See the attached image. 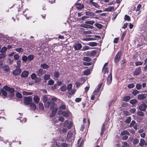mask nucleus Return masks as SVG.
<instances>
[{
	"label": "nucleus",
	"mask_w": 147,
	"mask_h": 147,
	"mask_svg": "<svg viewBox=\"0 0 147 147\" xmlns=\"http://www.w3.org/2000/svg\"><path fill=\"white\" fill-rule=\"evenodd\" d=\"M42 100L44 103L45 107L48 108L49 107L50 109L57 106L54 102H59L60 100L53 96L45 95L42 97Z\"/></svg>",
	"instance_id": "obj_1"
},
{
	"label": "nucleus",
	"mask_w": 147,
	"mask_h": 147,
	"mask_svg": "<svg viewBox=\"0 0 147 147\" xmlns=\"http://www.w3.org/2000/svg\"><path fill=\"white\" fill-rule=\"evenodd\" d=\"M75 135V133H73L71 131L68 133L67 139L68 142H72L74 141Z\"/></svg>",
	"instance_id": "obj_2"
},
{
	"label": "nucleus",
	"mask_w": 147,
	"mask_h": 147,
	"mask_svg": "<svg viewBox=\"0 0 147 147\" xmlns=\"http://www.w3.org/2000/svg\"><path fill=\"white\" fill-rule=\"evenodd\" d=\"M72 85L71 84H69L67 85V89L68 90L69 93L71 95H73L75 93L76 90V89H72Z\"/></svg>",
	"instance_id": "obj_3"
},
{
	"label": "nucleus",
	"mask_w": 147,
	"mask_h": 147,
	"mask_svg": "<svg viewBox=\"0 0 147 147\" xmlns=\"http://www.w3.org/2000/svg\"><path fill=\"white\" fill-rule=\"evenodd\" d=\"M85 24H86L85 25V26L84 27L85 28H89L92 29L93 27L90 25H88L89 24L92 25L95 23V22L93 21H87L85 22Z\"/></svg>",
	"instance_id": "obj_4"
},
{
	"label": "nucleus",
	"mask_w": 147,
	"mask_h": 147,
	"mask_svg": "<svg viewBox=\"0 0 147 147\" xmlns=\"http://www.w3.org/2000/svg\"><path fill=\"white\" fill-rule=\"evenodd\" d=\"M64 126L65 127H67L68 129L71 128L73 126V124L72 122L71 121H69L68 120H66L64 122Z\"/></svg>",
	"instance_id": "obj_5"
},
{
	"label": "nucleus",
	"mask_w": 147,
	"mask_h": 147,
	"mask_svg": "<svg viewBox=\"0 0 147 147\" xmlns=\"http://www.w3.org/2000/svg\"><path fill=\"white\" fill-rule=\"evenodd\" d=\"M121 54L122 52L121 51H119L117 53L114 58V60L115 62L116 63L119 61Z\"/></svg>",
	"instance_id": "obj_6"
},
{
	"label": "nucleus",
	"mask_w": 147,
	"mask_h": 147,
	"mask_svg": "<svg viewBox=\"0 0 147 147\" xmlns=\"http://www.w3.org/2000/svg\"><path fill=\"white\" fill-rule=\"evenodd\" d=\"M50 109L52 111V112L51 113L50 116L53 117L55 115L57 111V106L54 107Z\"/></svg>",
	"instance_id": "obj_7"
},
{
	"label": "nucleus",
	"mask_w": 147,
	"mask_h": 147,
	"mask_svg": "<svg viewBox=\"0 0 147 147\" xmlns=\"http://www.w3.org/2000/svg\"><path fill=\"white\" fill-rule=\"evenodd\" d=\"M32 98L31 96L25 97L24 98V103L26 105H29L32 100Z\"/></svg>",
	"instance_id": "obj_8"
},
{
	"label": "nucleus",
	"mask_w": 147,
	"mask_h": 147,
	"mask_svg": "<svg viewBox=\"0 0 147 147\" xmlns=\"http://www.w3.org/2000/svg\"><path fill=\"white\" fill-rule=\"evenodd\" d=\"M147 108V105L146 104L143 103L141 104L139 106V109L142 111H146Z\"/></svg>",
	"instance_id": "obj_9"
},
{
	"label": "nucleus",
	"mask_w": 147,
	"mask_h": 147,
	"mask_svg": "<svg viewBox=\"0 0 147 147\" xmlns=\"http://www.w3.org/2000/svg\"><path fill=\"white\" fill-rule=\"evenodd\" d=\"M21 72V70L20 68H16V69L13 71V75L17 76L19 75Z\"/></svg>",
	"instance_id": "obj_10"
},
{
	"label": "nucleus",
	"mask_w": 147,
	"mask_h": 147,
	"mask_svg": "<svg viewBox=\"0 0 147 147\" xmlns=\"http://www.w3.org/2000/svg\"><path fill=\"white\" fill-rule=\"evenodd\" d=\"M2 69L3 71L5 73H7L10 71V68L8 65H5L2 67Z\"/></svg>",
	"instance_id": "obj_11"
},
{
	"label": "nucleus",
	"mask_w": 147,
	"mask_h": 147,
	"mask_svg": "<svg viewBox=\"0 0 147 147\" xmlns=\"http://www.w3.org/2000/svg\"><path fill=\"white\" fill-rule=\"evenodd\" d=\"M82 45L80 43H76L74 46V48L76 50L80 49L82 47Z\"/></svg>",
	"instance_id": "obj_12"
},
{
	"label": "nucleus",
	"mask_w": 147,
	"mask_h": 147,
	"mask_svg": "<svg viewBox=\"0 0 147 147\" xmlns=\"http://www.w3.org/2000/svg\"><path fill=\"white\" fill-rule=\"evenodd\" d=\"M141 71V69L140 67L136 68L134 71V73L135 75H137L140 74Z\"/></svg>",
	"instance_id": "obj_13"
},
{
	"label": "nucleus",
	"mask_w": 147,
	"mask_h": 147,
	"mask_svg": "<svg viewBox=\"0 0 147 147\" xmlns=\"http://www.w3.org/2000/svg\"><path fill=\"white\" fill-rule=\"evenodd\" d=\"M4 88L6 89L7 91H8L11 93L13 92L14 91L13 88H10L6 86H4Z\"/></svg>",
	"instance_id": "obj_14"
},
{
	"label": "nucleus",
	"mask_w": 147,
	"mask_h": 147,
	"mask_svg": "<svg viewBox=\"0 0 147 147\" xmlns=\"http://www.w3.org/2000/svg\"><path fill=\"white\" fill-rule=\"evenodd\" d=\"M36 72L37 74V75L39 76H41L45 73V72L42 69H40L37 70Z\"/></svg>",
	"instance_id": "obj_15"
},
{
	"label": "nucleus",
	"mask_w": 147,
	"mask_h": 147,
	"mask_svg": "<svg viewBox=\"0 0 147 147\" xmlns=\"http://www.w3.org/2000/svg\"><path fill=\"white\" fill-rule=\"evenodd\" d=\"M112 81V76L111 73H110L107 79V83L108 85H110Z\"/></svg>",
	"instance_id": "obj_16"
},
{
	"label": "nucleus",
	"mask_w": 147,
	"mask_h": 147,
	"mask_svg": "<svg viewBox=\"0 0 147 147\" xmlns=\"http://www.w3.org/2000/svg\"><path fill=\"white\" fill-rule=\"evenodd\" d=\"M34 102L36 103H38L39 102L40 99L39 97L36 95H34L33 97Z\"/></svg>",
	"instance_id": "obj_17"
},
{
	"label": "nucleus",
	"mask_w": 147,
	"mask_h": 147,
	"mask_svg": "<svg viewBox=\"0 0 147 147\" xmlns=\"http://www.w3.org/2000/svg\"><path fill=\"white\" fill-rule=\"evenodd\" d=\"M146 98V95L145 94H141L138 95V99L141 100L144 99Z\"/></svg>",
	"instance_id": "obj_18"
},
{
	"label": "nucleus",
	"mask_w": 147,
	"mask_h": 147,
	"mask_svg": "<svg viewBox=\"0 0 147 147\" xmlns=\"http://www.w3.org/2000/svg\"><path fill=\"white\" fill-rule=\"evenodd\" d=\"M60 76L59 73L57 71H55L54 73V79L55 80H57L58 79V78Z\"/></svg>",
	"instance_id": "obj_19"
},
{
	"label": "nucleus",
	"mask_w": 147,
	"mask_h": 147,
	"mask_svg": "<svg viewBox=\"0 0 147 147\" xmlns=\"http://www.w3.org/2000/svg\"><path fill=\"white\" fill-rule=\"evenodd\" d=\"M115 7L114 6H110L106 8L103 10V11H111L114 10Z\"/></svg>",
	"instance_id": "obj_20"
},
{
	"label": "nucleus",
	"mask_w": 147,
	"mask_h": 147,
	"mask_svg": "<svg viewBox=\"0 0 147 147\" xmlns=\"http://www.w3.org/2000/svg\"><path fill=\"white\" fill-rule=\"evenodd\" d=\"M108 63H105L103 67L102 71L104 70V74H105L106 73H107L108 72L109 70L108 69V68L106 66L107 65Z\"/></svg>",
	"instance_id": "obj_21"
},
{
	"label": "nucleus",
	"mask_w": 147,
	"mask_h": 147,
	"mask_svg": "<svg viewBox=\"0 0 147 147\" xmlns=\"http://www.w3.org/2000/svg\"><path fill=\"white\" fill-rule=\"evenodd\" d=\"M90 3L91 5H92L97 8H98L100 7L99 5L97 3L93 1H90Z\"/></svg>",
	"instance_id": "obj_22"
},
{
	"label": "nucleus",
	"mask_w": 147,
	"mask_h": 147,
	"mask_svg": "<svg viewBox=\"0 0 147 147\" xmlns=\"http://www.w3.org/2000/svg\"><path fill=\"white\" fill-rule=\"evenodd\" d=\"M76 7L78 9H80L84 8V5L83 4L77 3L76 4Z\"/></svg>",
	"instance_id": "obj_23"
},
{
	"label": "nucleus",
	"mask_w": 147,
	"mask_h": 147,
	"mask_svg": "<svg viewBox=\"0 0 147 147\" xmlns=\"http://www.w3.org/2000/svg\"><path fill=\"white\" fill-rule=\"evenodd\" d=\"M28 72L27 71H23L21 74V76L22 77H25L28 76Z\"/></svg>",
	"instance_id": "obj_24"
},
{
	"label": "nucleus",
	"mask_w": 147,
	"mask_h": 147,
	"mask_svg": "<svg viewBox=\"0 0 147 147\" xmlns=\"http://www.w3.org/2000/svg\"><path fill=\"white\" fill-rule=\"evenodd\" d=\"M70 114L69 111H68L67 112L64 111L62 113V115L66 117H68Z\"/></svg>",
	"instance_id": "obj_25"
},
{
	"label": "nucleus",
	"mask_w": 147,
	"mask_h": 147,
	"mask_svg": "<svg viewBox=\"0 0 147 147\" xmlns=\"http://www.w3.org/2000/svg\"><path fill=\"white\" fill-rule=\"evenodd\" d=\"M30 108L32 110H34L36 108V105L34 103L31 104L30 105Z\"/></svg>",
	"instance_id": "obj_26"
},
{
	"label": "nucleus",
	"mask_w": 147,
	"mask_h": 147,
	"mask_svg": "<svg viewBox=\"0 0 147 147\" xmlns=\"http://www.w3.org/2000/svg\"><path fill=\"white\" fill-rule=\"evenodd\" d=\"M7 90L6 89L4 88V87L3 89L1 90V92L2 95L4 96H6L7 95Z\"/></svg>",
	"instance_id": "obj_27"
},
{
	"label": "nucleus",
	"mask_w": 147,
	"mask_h": 147,
	"mask_svg": "<svg viewBox=\"0 0 147 147\" xmlns=\"http://www.w3.org/2000/svg\"><path fill=\"white\" fill-rule=\"evenodd\" d=\"M41 67L42 68L47 69L49 67L46 64H42L40 65Z\"/></svg>",
	"instance_id": "obj_28"
},
{
	"label": "nucleus",
	"mask_w": 147,
	"mask_h": 147,
	"mask_svg": "<svg viewBox=\"0 0 147 147\" xmlns=\"http://www.w3.org/2000/svg\"><path fill=\"white\" fill-rule=\"evenodd\" d=\"M145 143V140H144L142 139H141L139 144L140 146H142L144 145Z\"/></svg>",
	"instance_id": "obj_29"
},
{
	"label": "nucleus",
	"mask_w": 147,
	"mask_h": 147,
	"mask_svg": "<svg viewBox=\"0 0 147 147\" xmlns=\"http://www.w3.org/2000/svg\"><path fill=\"white\" fill-rule=\"evenodd\" d=\"M7 48L6 47H3L2 49L0 50V52L1 53H3L6 54V51H7Z\"/></svg>",
	"instance_id": "obj_30"
},
{
	"label": "nucleus",
	"mask_w": 147,
	"mask_h": 147,
	"mask_svg": "<svg viewBox=\"0 0 147 147\" xmlns=\"http://www.w3.org/2000/svg\"><path fill=\"white\" fill-rule=\"evenodd\" d=\"M50 75L49 74H45L44 75L43 78L44 80H45V82L50 78Z\"/></svg>",
	"instance_id": "obj_31"
},
{
	"label": "nucleus",
	"mask_w": 147,
	"mask_h": 147,
	"mask_svg": "<svg viewBox=\"0 0 147 147\" xmlns=\"http://www.w3.org/2000/svg\"><path fill=\"white\" fill-rule=\"evenodd\" d=\"M90 71L89 69H87L85 70L84 72V75H88L90 74Z\"/></svg>",
	"instance_id": "obj_32"
},
{
	"label": "nucleus",
	"mask_w": 147,
	"mask_h": 147,
	"mask_svg": "<svg viewBox=\"0 0 147 147\" xmlns=\"http://www.w3.org/2000/svg\"><path fill=\"white\" fill-rule=\"evenodd\" d=\"M88 45L94 47L96 46L97 45V43L95 42H89Z\"/></svg>",
	"instance_id": "obj_33"
},
{
	"label": "nucleus",
	"mask_w": 147,
	"mask_h": 147,
	"mask_svg": "<svg viewBox=\"0 0 147 147\" xmlns=\"http://www.w3.org/2000/svg\"><path fill=\"white\" fill-rule=\"evenodd\" d=\"M21 61L20 60H18L17 61V65L16 67V68H20L21 67Z\"/></svg>",
	"instance_id": "obj_34"
},
{
	"label": "nucleus",
	"mask_w": 147,
	"mask_h": 147,
	"mask_svg": "<svg viewBox=\"0 0 147 147\" xmlns=\"http://www.w3.org/2000/svg\"><path fill=\"white\" fill-rule=\"evenodd\" d=\"M121 134L122 135H123L125 134H127V135H129L130 134L129 133L127 130H124L121 132Z\"/></svg>",
	"instance_id": "obj_35"
},
{
	"label": "nucleus",
	"mask_w": 147,
	"mask_h": 147,
	"mask_svg": "<svg viewBox=\"0 0 147 147\" xmlns=\"http://www.w3.org/2000/svg\"><path fill=\"white\" fill-rule=\"evenodd\" d=\"M22 94L24 95H31L32 94V93L31 92H28L25 91H23Z\"/></svg>",
	"instance_id": "obj_36"
},
{
	"label": "nucleus",
	"mask_w": 147,
	"mask_h": 147,
	"mask_svg": "<svg viewBox=\"0 0 147 147\" xmlns=\"http://www.w3.org/2000/svg\"><path fill=\"white\" fill-rule=\"evenodd\" d=\"M105 130V125L104 124H103L102 127L101 128V132L100 133L101 135H102L103 134L104 131Z\"/></svg>",
	"instance_id": "obj_37"
},
{
	"label": "nucleus",
	"mask_w": 147,
	"mask_h": 147,
	"mask_svg": "<svg viewBox=\"0 0 147 147\" xmlns=\"http://www.w3.org/2000/svg\"><path fill=\"white\" fill-rule=\"evenodd\" d=\"M83 60L84 61L90 62L91 61V59L89 57H85L83 58Z\"/></svg>",
	"instance_id": "obj_38"
},
{
	"label": "nucleus",
	"mask_w": 147,
	"mask_h": 147,
	"mask_svg": "<svg viewBox=\"0 0 147 147\" xmlns=\"http://www.w3.org/2000/svg\"><path fill=\"white\" fill-rule=\"evenodd\" d=\"M61 90V91L64 92L67 89V87L66 85H64L60 88Z\"/></svg>",
	"instance_id": "obj_39"
},
{
	"label": "nucleus",
	"mask_w": 147,
	"mask_h": 147,
	"mask_svg": "<svg viewBox=\"0 0 147 147\" xmlns=\"http://www.w3.org/2000/svg\"><path fill=\"white\" fill-rule=\"evenodd\" d=\"M137 100L135 99H134L130 100V102L131 104L135 105L137 102Z\"/></svg>",
	"instance_id": "obj_40"
},
{
	"label": "nucleus",
	"mask_w": 147,
	"mask_h": 147,
	"mask_svg": "<svg viewBox=\"0 0 147 147\" xmlns=\"http://www.w3.org/2000/svg\"><path fill=\"white\" fill-rule=\"evenodd\" d=\"M39 108L40 110H43L44 107L42 103H40L38 104Z\"/></svg>",
	"instance_id": "obj_41"
},
{
	"label": "nucleus",
	"mask_w": 147,
	"mask_h": 147,
	"mask_svg": "<svg viewBox=\"0 0 147 147\" xmlns=\"http://www.w3.org/2000/svg\"><path fill=\"white\" fill-rule=\"evenodd\" d=\"M28 59L29 60V61H30L32 60L34 58V56L33 55H30L29 56H28Z\"/></svg>",
	"instance_id": "obj_42"
},
{
	"label": "nucleus",
	"mask_w": 147,
	"mask_h": 147,
	"mask_svg": "<svg viewBox=\"0 0 147 147\" xmlns=\"http://www.w3.org/2000/svg\"><path fill=\"white\" fill-rule=\"evenodd\" d=\"M16 96L18 98H21L22 97V94L18 92L16 93Z\"/></svg>",
	"instance_id": "obj_43"
},
{
	"label": "nucleus",
	"mask_w": 147,
	"mask_h": 147,
	"mask_svg": "<svg viewBox=\"0 0 147 147\" xmlns=\"http://www.w3.org/2000/svg\"><path fill=\"white\" fill-rule=\"evenodd\" d=\"M15 51L18 52H22L24 51V49L22 48H19L16 49Z\"/></svg>",
	"instance_id": "obj_44"
},
{
	"label": "nucleus",
	"mask_w": 147,
	"mask_h": 147,
	"mask_svg": "<svg viewBox=\"0 0 147 147\" xmlns=\"http://www.w3.org/2000/svg\"><path fill=\"white\" fill-rule=\"evenodd\" d=\"M124 19L128 21H130V18L129 16L127 15L125 16Z\"/></svg>",
	"instance_id": "obj_45"
},
{
	"label": "nucleus",
	"mask_w": 147,
	"mask_h": 147,
	"mask_svg": "<svg viewBox=\"0 0 147 147\" xmlns=\"http://www.w3.org/2000/svg\"><path fill=\"white\" fill-rule=\"evenodd\" d=\"M130 98V97L129 96H127L124 97L123 99V100L125 101H127L129 100Z\"/></svg>",
	"instance_id": "obj_46"
},
{
	"label": "nucleus",
	"mask_w": 147,
	"mask_h": 147,
	"mask_svg": "<svg viewBox=\"0 0 147 147\" xmlns=\"http://www.w3.org/2000/svg\"><path fill=\"white\" fill-rule=\"evenodd\" d=\"M139 93V91L137 90H134L132 92V94L134 96H136V94H138Z\"/></svg>",
	"instance_id": "obj_47"
},
{
	"label": "nucleus",
	"mask_w": 147,
	"mask_h": 147,
	"mask_svg": "<svg viewBox=\"0 0 147 147\" xmlns=\"http://www.w3.org/2000/svg\"><path fill=\"white\" fill-rule=\"evenodd\" d=\"M142 87V86L141 84H137L136 85V89L138 90H139L141 89Z\"/></svg>",
	"instance_id": "obj_48"
},
{
	"label": "nucleus",
	"mask_w": 147,
	"mask_h": 147,
	"mask_svg": "<svg viewBox=\"0 0 147 147\" xmlns=\"http://www.w3.org/2000/svg\"><path fill=\"white\" fill-rule=\"evenodd\" d=\"M54 83V81L53 80H51L49 81L48 84L49 85H53Z\"/></svg>",
	"instance_id": "obj_49"
},
{
	"label": "nucleus",
	"mask_w": 147,
	"mask_h": 147,
	"mask_svg": "<svg viewBox=\"0 0 147 147\" xmlns=\"http://www.w3.org/2000/svg\"><path fill=\"white\" fill-rule=\"evenodd\" d=\"M143 64V62L141 61H138L135 62V65L136 66L139 65H141Z\"/></svg>",
	"instance_id": "obj_50"
},
{
	"label": "nucleus",
	"mask_w": 147,
	"mask_h": 147,
	"mask_svg": "<svg viewBox=\"0 0 147 147\" xmlns=\"http://www.w3.org/2000/svg\"><path fill=\"white\" fill-rule=\"evenodd\" d=\"M6 56V54L1 53L0 54V59H1L4 58Z\"/></svg>",
	"instance_id": "obj_51"
},
{
	"label": "nucleus",
	"mask_w": 147,
	"mask_h": 147,
	"mask_svg": "<svg viewBox=\"0 0 147 147\" xmlns=\"http://www.w3.org/2000/svg\"><path fill=\"white\" fill-rule=\"evenodd\" d=\"M28 59V57L25 55H24L22 57V60L24 61H26Z\"/></svg>",
	"instance_id": "obj_52"
},
{
	"label": "nucleus",
	"mask_w": 147,
	"mask_h": 147,
	"mask_svg": "<svg viewBox=\"0 0 147 147\" xmlns=\"http://www.w3.org/2000/svg\"><path fill=\"white\" fill-rule=\"evenodd\" d=\"M137 114L139 116H143L144 115V113L141 111H139L137 113Z\"/></svg>",
	"instance_id": "obj_53"
},
{
	"label": "nucleus",
	"mask_w": 147,
	"mask_h": 147,
	"mask_svg": "<svg viewBox=\"0 0 147 147\" xmlns=\"http://www.w3.org/2000/svg\"><path fill=\"white\" fill-rule=\"evenodd\" d=\"M59 108L62 109H65L66 108V106L64 104H62L60 106Z\"/></svg>",
	"instance_id": "obj_54"
},
{
	"label": "nucleus",
	"mask_w": 147,
	"mask_h": 147,
	"mask_svg": "<svg viewBox=\"0 0 147 147\" xmlns=\"http://www.w3.org/2000/svg\"><path fill=\"white\" fill-rule=\"evenodd\" d=\"M134 87V85L133 83L129 84L128 86L127 87L130 88H132Z\"/></svg>",
	"instance_id": "obj_55"
},
{
	"label": "nucleus",
	"mask_w": 147,
	"mask_h": 147,
	"mask_svg": "<svg viewBox=\"0 0 147 147\" xmlns=\"http://www.w3.org/2000/svg\"><path fill=\"white\" fill-rule=\"evenodd\" d=\"M14 59L16 60H18L19 59V56L18 54H16L13 56Z\"/></svg>",
	"instance_id": "obj_56"
},
{
	"label": "nucleus",
	"mask_w": 147,
	"mask_h": 147,
	"mask_svg": "<svg viewBox=\"0 0 147 147\" xmlns=\"http://www.w3.org/2000/svg\"><path fill=\"white\" fill-rule=\"evenodd\" d=\"M135 125H136V122L135 121L133 120L130 123V127H132Z\"/></svg>",
	"instance_id": "obj_57"
},
{
	"label": "nucleus",
	"mask_w": 147,
	"mask_h": 147,
	"mask_svg": "<svg viewBox=\"0 0 147 147\" xmlns=\"http://www.w3.org/2000/svg\"><path fill=\"white\" fill-rule=\"evenodd\" d=\"M36 75L34 73L32 74L31 75V78L32 79H35L36 78Z\"/></svg>",
	"instance_id": "obj_58"
},
{
	"label": "nucleus",
	"mask_w": 147,
	"mask_h": 147,
	"mask_svg": "<svg viewBox=\"0 0 147 147\" xmlns=\"http://www.w3.org/2000/svg\"><path fill=\"white\" fill-rule=\"evenodd\" d=\"M91 63H87L86 62H84L83 63V64L84 65L86 66H89L91 65Z\"/></svg>",
	"instance_id": "obj_59"
},
{
	"label": "nucleus",
	"mask_w": 147,
	"mask_h": 147,
	"mask_svg": "<svg viewBox=\"0 0 147 147\" xmlns=\"http://www.w3.org/2000/svg\"><path fill=\"white\" fill-rule=\"evenodd\" d=\"M95 25L97 27L99 28H101L102 27V25L101 24H95Z\"/></svg>",
	"instance_id": "obj_60"
},
{
	"label": "nucleus",
	"mask_w": 147,
	"mask_h": 147,
	"mask_svg": "<svg viewBox=\"0 0 147 147\" xmlns=\"http://www.w3.org/2000/svg\"><path fill=\"white\" fill-rule=\"evenodd\" d=\"M102 84H98V87L96 89V90H97L98 91H100V89L101 88L102 86Z\"/></svg>",
	"instance_id": "obj_61"
},
{
	"label": "nucleus",
	"mask_w": 147,
	"mask_h": 147,
	"mask_svg": "<svg viewBox=\"0 0 147 147\" xmlns=\"http://www.w3.org/2000/svg\"><path fill=\"white\" fill-rule=\"evenodd\" d=\"M41 79L40 78H37L35 79V82L36 83H38L40 82Z\"/></svg>",
	"instance_id": "obj_62"
},
{
	"label": "nucleus",
	"mask_w": 147,
	"mask_h": 147,
	"mask_svg": "<svg viewBox=\"0 0 147 147\" xmlns=\"http://www.w3.org/2000/svg\"><path fill=\"white\" fill-rule=\"evenodd\" d=\"M119 38L118 37L115 38L113 40V42L115 43H117L118 42Z\"/></svg>",
	"instance_id": "obj_63"
},
{
	"label": "nucleus",
	"mask_w": 147,
	"mask_h": 147,
	"mask_svg": "<svg viewBox=\"0 0 147 147\" xmlns=\"http://www.w3.org/2000/svg\"><path fill=\"white\" fill-rule=\"evenodd\" d=\"M123 144L122 146V147H127L128 146V144L126 142H124L123 143Z\"/></svg>",
	"instance_id": "obj_64"
}]
</instances>
